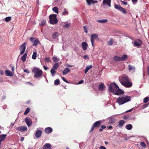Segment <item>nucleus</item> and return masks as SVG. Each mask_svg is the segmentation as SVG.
Segmentation results:
<instances>
[{
    "mask_svg": "<svg viewBox=\"0 0 149 149\" xmlns=\"http://www.w3.org/2000/svg\"><path fill=\"white\" fill-rule=\"evenodd\" d=\"M140 144L143 147L145 148L146 146V144L144 142H141Z\"/></svg>",
    "mask_w": 149,
    "mask_h": 149,
    "instance_id": "45",
    "label": "nucleus"
},
{
    "mask_svg": "<svg viewBox=\"0 0 149 149\" xmlns=\"http://www.w3.org/2000/svg\"><path fill=\"white\" fill-rule=\"evenodd\" d=\"M24 72L29 73L30 72L29 71L28 69H25L24 70Z\"/></svg>",
    "mask_w": 149,
    "mask_h": 149,
    "instance_id": "54",
    "label": "nucleus"
},
{
    "mask_svg": "<svg viewBox=\"0 0 149 149\" xmlns=\"http://www.w3.org/2000/svg\"><path fill=\"white\" fill-rule=\"evenodd\" d=\"M98 34L97 33L93 34L91 36V41L93 47L94 46V39L98 38Z\"/></svg>",
    "mask_w": 149,
    "mask_h": 149,
    "instance_id": "8",
    "label": "nucleus"
},
{
    "mask_svg": "<svg viewBox=\"0 0 149 149\" xmlns=\"http://www.w3.org/2000/svg\"><path fill=\"white\" fill-rule=\"evenodd\" d=\"M83 28L84 29V32L86 33H87L88 32L87 30V28L86 26H83Z\"/></svg>",
    "mask_w": 149,
    "mask_h": 149,
    "instance_id": "49",
    "label": "nucleus"
},
{
    "mask_svg": "<svg viewBox=\"0 0 149 149\" xmlns=\"http://www.w3.org/2000/svg\"><path fill=\"white\" fill-rule=\"evenodd\" d=\"M84 82V81L83 80H81L79 81V82L78 83L79 84H81L83 83Z\"/></svg>",
    "mask_w": 149,
    "mask_h": 149,
    "instance_id": "60",
    "label": "nucleus"
},
{
    "mask_svg": "<svg viewBox=\"0 0 149 149\" xmlns=\"http://www.w3.org/2000/svg\"><path fill=\"white\" fill-rule=\"evenodd\" d=\"M88 4V5H90L92 3H97V1H94L93 0H86Z\"/></svg>",
    "mask_w": 149,
    "mask_h": 149,
    "instance_id": "30",
    "label": "nucleus"
},
{
    "mask_svg": "<svg viewBox=\"0 0 149 149\" xmlns=\"http://www.w3.org/2000/svg\"><path fill=\"white\" fill-rule=\"evenodd\" d=\"M45 22L46 21L45 20H43L40 22L39 24V25L41 26H43L45 24Z\"/></svg>",
    "mask_w": 149,
    "mask_h": 149,
    "instance_id": "47",
    "label": "nucleus"
},
{
    "mask_svg": "<svg viewBox=\"0 0 149 149\" xmlns=\"http://www.w3.org/2000/svg\"><path fill=\"white\" fill-rule=\"evenodd\" d=\"M104 86V84L102 83L100 84L98 86L99 90L101 91H102Z\"/></svg>",
    "mask_w": 149,
    "mask_h": 149,
    "instance_id": "29",
    "label": "nucleus"
},
{
    "mask_svg": "<svg viewBox=\"0 0 149 149\" xmlns=\"http://www.w3.org/2000/svg\"><path fill=\"white\" fill-rule=\"evenodd\" d=\"M30 111V109L29 108H27L26 110L24 113V115H25L27 114Z\"/></svg>",
    "mask_w": 149,
    "mask_h": 149,
    "instance_id": "44",
    "label": "nucleus"
},
{
    "mask_svg": "<svg viewBox=\"0 0 149 149\" xmlns=\"http://www.w3.org/2000/svg\"><path fill=\"white\" fill-rule=\"evenodd\" d=\"M101 123L102 122L100 120L98 121L95 122L92 126L91 129V130L90 132H92L95 127L99 128L100 127Z\"/></svg>",
    "mask_w": 149,
    "mask_h": 149,
    "instance_id": "6",
    "label": "nucleus"
},
{
    "mask_svg": "<svg viewBox=\"0 0 149 149\" xmlns=\"http://www.w3.org/2000/svg\"><path fill=\"white\" fill-rule=\"evenodd\" d=\"M125 122L123 120H120L119 121L118 124V126L121 127H123V125L125 123Z\"/></svg>",
    "mask_w": 149,
    "mask_h": 149,
    "instance_id": "19",
    "label": "nucleus"
},
{
    "mask_svg": "<svg viewBox=\"0 0 149 149\" xmlns=\"http://www.w3.org/2000/svg\"><path fill=\"white\" fill-rule=\"evenodd\" d=\"M51 146L50 143H47L43 146V149H51Z\"/></svg>",
    "mask_w": 149,
    "mask_h": 149,
    "instance_id": "18",
    "label": "nucleus"
},
{
    "mask_svg": "<svg viewBox=\"0 0 149 149\" xmlns=\"http://www.w3.org/2000/svg\"><path fill=\"white\" fill-rule=\"evenodd\" d=\"M149 98L148 97H146L145 98L143 99V102H144L146 103L148 100Z\"/></svg>",
    "mask_w": 149,
    "mask_h": 149,
    "instance_id": "48",
    "label": "nucleus"
},
{
    "mask_svg": "<svg viewBox=\"0 0 149 149\" xmlns=\"http://www.w3.org/2000/svg\"><path fill=\"white\" fill-rule=\"evenodd\" d=\"M70 71V69L68 68H65L63 72V75H65L69 72Z\"/></svg>",
    "mask_w": 149,
    "mask_h": 149,
    "instance_id": "26",
    "label": "nucleus"
},
{
    "mask_svg": "<svg viewBox=\"0 0 149 149\" xmlns=\"http://www.w3.org/2000/svg\"><path fill=\"white\" fill-rule=\"evenodd\" d=\"M106 127L104 125H102L101 126V128L102 129H104Z\"/></svg>",
    "mask_w": 149,
    "mask_h": 149,
    "instance_id": "58",
    "label": "nucleus"
},
{
    "mask_svg": "<svg viewBox=\"0 0 149 149\" xmlns=\"http://www.w3.org/2000/svg\"><path fill=\"white\" fill-rule=\"evenodd\" d=\"M115 8L117 10H120V8H121L122 7L120 5H117L116 4H115L114 6Z\"/></svg>",
    "mask_w": 149,
    "mask_h": 149,
    "instance_id": "38",
    "label": "nucleus"
},
{
    "mask_svg": "<svg viewBox=\"0 0 149 149\" xmlns=\"http://www.w3.org/2000/svg\"><path fill=\"white\" fill-rule=\"evenodd\" d=\"M27 56V54L25 53L23 55L21 59L24 62H25L26 60V57Z\"/></svg>",
    "mask_w": 149,
    "mask_h": 149,
    "instance_id": "23",
    "label": "nucleus"
},
{
    "mask_svg": "<svg viewBox=\"0 0 149 149\" xmlns=\"http://www.w3.org/2000/svg\"><path fill=\"white\" fill-rule=\"evenodd\" d=\"M131 97L124 95L116 99V102L119 105L123 104L131 100Z\"/></svg>",
    "mask_w": 149,
    "mask_h": 149,
    "instance_id": "2",
    "label": "nucleus"
},
{
    "mask_svg": "<svg viewBox=\"0 0 149 149\" xmlns=\"http://www.w3.org/2000/svg\"><path fill=\"white\" fill-rule=\"evenodd\" d=\"M113 43V40L112 39H111L108 42V45H109L111 46L112 45Z\"/></svg>",
    "mask_w": 149,
    "mask_h": 149,
    "instance_id": "35",
    "label": "nucleus"
},
{
    "mask_svg": "<svg viewBox=\"0 0 149 149\" xmlns=\"http://www.w3.org/2000/svg\"><path fill=\"white\" fill-rule=\"evenodd\" d=\"M107 19H102L101 20H97V22H98L101 23H105L107 22Z\"/></svg>",
    "mask_w": 149,
    "mask_h": 149,
    "instance_id": "25",
    "label": "nucleus"
},
{
    "mask_svg": "<svg viewBox=\"0 0 149 149\" xmlns=\"http://www.w3.org/2000/svg\"><path fill=\"white\" fill-rule=\"evenodd\" d=\"M148 74L149 75V66L147 67Z\"/></svg>",
    "mask_w": 149,
    "mask_h": 149,
    "instance_id": "64",
    "label": "nucleus"
},
{
    "mask_svg": "<svg viewBox=\"0 0 149 149\" xmlns=\"http://www.w3.org/2000/svg\"><path fill=\"white\" fill-rule=\"evenodd\" d=\"M124 93V91L120 89L118 87V88L117 89L116 91L114 92V94L116 95H120Z\"/></svg>",
    "mask_w": 149,
    "mask_h": 149,
    "instance_id": "9",
    "label": "nucleus"
},
{
    "mask_svg": "<svg viewBox=\"0 0 149 149\" xmlns=\"http://www.w3.org/2000/svg\"><path fill=\"white\" fill-rule=\"evenodd\" d=\"M111 0H104L103 1V5L106 4L109 7L111 6Z\"/></svg>",
    "mask_w": 149,
    "mask_h": 149,
    "instance_id": "16",
    "label": "nucleus"
},
{
    "mask_svg": "<svg viewBox=\"0 0 149 149\" xmlns=\"http://www.w3.org/2000/svg\"><path fill=\"white\" fill-rule=\"evenodd\" d=\"M81 46L83 49L85 50L88 47V45L86 42H83L81 43Z\"/></svg>",
    "mask_w": 149,
    "mask_h": 149,
    "instance_id": "13",
    "label": "nucleus"
},
{
    "mask_svg": "<svg viewBox=\"0 0 149 149\" xmlns=\"http://www.w3.org/2000/svg\"><path fill=\"white\" fill-rule=\"evenodd\" d=\"M39 42V41L37 39H36L33 42V45H34L35 46H36L38 43V42Z\"/></svg>",
    "mask_w": 149,
    "mask_h": 149,
    "instance_id": "33",
    "label": "nucleus"
},
{
    "mask_svg": "<svg viewBox=\"0 0 149 149\" xmlns=\"http://www.w3.org/2000/svg\"><path fill=\"white\" fill-rule=\"evenodd\" d=\"M128 69L130 71L132 70L134 72L135 70V68L134 66H132L130 65H128Z\"/></svg>",
    "mask_w": 149,
    "mask_h": 149,
    "instance_id": "27",
    "label": "nucleus"
},
{
    "mask_svg": "<svg viewBox=\"0 0 149 149\" xmlns=\"http://www.w3.org/2000/svg\"><path fill=\"white\" fill-rule=\"evenodd\" d=\"M70 24L68 23L64 25L63 27L65 28H68L70 27Z\"/></svg>",
    "mask_w": 149,
    "mask_h": 149,
    "instance_id": "50",
    "label": "nucleus"
},
{
    "mask_svg": "<svg viewBox=\"0 0 149 149\" xmlns=\"http://www.w3.org/2000/svg\"><path fill=\"white\" fill-rule=\"evenodd\" d=\"M11 70H12V72L14 74V66H13L12 67Z\"/></svg>",
    "mask_w": 149,
    "mask_h": 149,
    "instance_id": "55",
    "label": "nucleus"
},
{
    "mask_svg": "<svg viewBox=\"0 0 149 149\" xmlns=\"http://www.w3.org/2000/svg\"><path fill=\"white\" fill-rule=\"evenodd\" d=\"M59 35V33L58 32H56L53 33L52 37L53 39H56L58 37Z\"/></svg>",
    "mask_w": 149,
    "mask_h": 149,
    "instance_id": "20",
    "label": "nucleus"
},
{
    "mask_svg": "<svg viewBox=\"0 0 149 149\" xmlns=\"http://www.w3.org/2000/svg\"><path fill=\"white\" fill-rule=\"evenodd\" d=\"M52 58L54 62H56L59 61V59L55 56H53Z\"/></svg>",
    "mask_w": 149,
    "mask_h": 149,
    "instance_id": "34",
    "label": "nucleus"
},
{
    "mask_svg": "<svg viewBox=\"0 0 149 149\" xmlns=\"http://www.w3.org/2000/svg\"><path fill=\"white\" fill-rule=\"evenodd\" d=\"M138 41H135L134 42V45L136 47H139L142 44V41L140 40H138Z\"/></svg>",
    "mask_w": 149,
    "mask_h": 149,
    "instance_id": "14",
    "label": "nucleus"
},
{
    "mask_svg": "<svg viewBox=\"0 0 149 149\" xmlns=\"http://www.w3.org/2000/svg\"><path fill=\"white\" fill-rule=\"evenodd\" d=\"M109 90L110 92H112L113 93L118 88V86L115 83H111L109 86Z\"/></svg>",
    "mask_w": 149,
    "mask_h": 149,
    "instance_id": "5",
    "label": "nucleus"
},
{
    "mask_svg": "<svg viewBox=\"0 0 149 149\" xmlns=\"http://www.w3.org/2000/svg\"><path fill=\"white\" fill-rule=\"evenodd\" d=\"M56 13H58V9L56 7H54L52 9Z\"/></svg>",
    "mask_w": 149,
    "mask_h": 149,
    "instance_id": "43",
    "label": "nucleus"
},
{
    "mask_svg": "<svg viewBox=\"0 0 149 149\" xmlns=\"http://www.w3.org/2000/svg\"><path fill=\"white\" fill-rule=\"evenodd\" d=\"M121 2L123 3L124 5H126L127 4V2L125 1H121Z\"/></svg>",
    "mask_w": 149,
    "mask_h": 149,
    "instance_id": "57",
    "label": "nucleus"
},
{
    "mask_svg": "<svg viewBox=\"0 0 149 149\" xmlns=\"http://www.w3.org/2000/svg\"><path fill=\"white\" fill-rule=\"evenodd\" d=\"M6 134H1L0 136V142L3 141L6 136Z\"/></svg>",
    "mask_w": 149,
    "mask_h": 149,
    "instance_id": "22",
    "label": "nucleus"
},
{
    "mask_svg": "<svg viewBox=\"0 0 149 149\" xmlns=\"http://www.w3.org/2000/svg\"><path fill=\"white\" fill-rule=\"evenodd\" d=\"M130 117L129 116H124L123 118L125 120H127Z\"/></svg>",
    "mask_w": 149,
    "mask_h": 149,
    "instance_id": "52",
    "label": "nucleus"
},
{
    "mask_svg": "<svg viewBox=\"0 0 149 149\" xmlns=\"http://www.w3.org/2000/svg\"><path fill=\"white\" fill-rule=\"evenodd\" d=\"M25 122L28 127L30 126L32 124V121L31 119L28 117L25 118Z\"/></svg>",
    "mask_w": 149,
    "mask_h": 149,
    "instance_id": "12",
    "label": "nucleus"
},
{
    "mask_svg": "<svg viewBox=\"0 0 149 149\" xmlns=\"http://www.w3.org/2000/svg\"><path fill=\"white\" fill-rule=\"evenodd\" d=\"M26 43L25 42L19 48L20 51H21L20 54H22L24 53L26 49Z\"/></svg>",
    "mask_w": 149,
    "mask_h": 149,
    "instance_id": "7",
    "label": "nucleus"
},
{
    "mask_svg": "<svg viewBox=\"0 0 149 149\" xmlns=\"http://www.w3.org/2000/svg\"><path fill=\"white\" fill-rule=\"evenodd\" d=\"M120 11H121L124 14H126L127 13L126 10L125 8H123L122 7L121 8H120Z\"/></svg>",
    "mask_w": 149,
    "mask_h": 149,
    "instance_id": "40",
    "label": "nucleus"
},
{
    "mask_svg": "<svg viewBox=\"0 0 149 149\" xmlns=\"http://www.w3.org/2000/svg\"><path fill=\"white\" fill-rule=\"evenodd\" d=\"M62 15H67L68 14V12L66 9H64V11L62 12Z\"/></svg>",
    "mask_w": 149,
    "mask_h": 149,
    "instance_id": "42",
    "label": "nucleus"
},
{
    "mask_svg": "<svg viewBox=\"0 0 149 149\" xmlns=\"http://www.w3.org/2000/svg\"><path fill=\"white\" fill-rule=\"evenodd\" d=\"M51 73L52 74V76H54V74L56 72V70L54 69L53 68H52L50 70Z\"/></svg>",
    "mask_w": 149,
    "mask_h": 149,
    "instance_id": "37",
    "label": "nucleus"
},
{
    "mask_svg": "<svg viewBox=\"0 0 149 149\" xmlns=\"http://www.w3.org/2000/svg\"><path fill=\"white\" fill-rule=\"evenodd\" d=\"M60 81L58 79H56L54 82V84L55 85H58L60 84Z\"/></svg>",
    "mask_w": 149,
    "mask_h": 149,
    "instance_id": "41",
    "label": "nucleus"
},
{
    "mask_svg": "<svg viewBox=\"0 0 149 149\" xmlns=\"http://www.w3.org/2000/svg\"><path fill=\"white\" fill-rule=\"evenodd\" d=\"M17 130H19L21 132L26 131L27 130V127L25 126H20L16 128Z\"/></svg>",
    "mask_w": 149,
    "mask_h": 149,
    "instance_id": "10",
    "label": "nucleus"
},
{
    "mask_svg": "<svg viewBox=\"0 0 149 149\" xmlns=\"http://www.w3.org/2000/svg\"><path fill=\"white\" fill-rule=\"evenodd\" d=\"M0 74L1 75H3L4 74V72L3 71L0 70Z\"/></svg>",
    "mask_w": 149,
    "mask_h": 149,
    "instance_id": "62",
    "label": "nucleus"
},
{
    "mask_svg": "<svg viewBox=\"0 0 149 149\" xmlns=\"http://www.w3.org/2000/svg\"><path fill=\"white\" fill-rule=\"evenodd\" d=\"M100 149H107L104 146H101L100 147Z\"/></svg>",
    "mask_w": 149,
    "mask_h": 149,
    "instance_id": "59",
    "label": "nucleus"
},
{
    "mask_svg": "<svg viewBox=\"0 0 149 149\" xmlns=\"http://www.w3.org/2000/svg\"><path fill=\"white\" fill-rule=\"evenodd\" d=\"M37 57V53L34 52L33 53V54L32 56V58L33 59H35Z\"/></svg>",
    "mask_w": 149,
    "mask_h": 149,
    "instance_id": "39",
    "label": "nucleus"
},
{
    "mask_svg": "<svg viewBox=\"0 0 149 149\" xmlns=\"http://www.w3.org/2000/svg\"><path fill=\"white\" fill-rule=\"evenodd\" d=\"M24 139V137H21L20 140L21 141H22Z\"/></svg>",
    "mask_w": 149,
    "mask_h": 149,
    "instance_id": "63",
    "label": "nucleus"
},
{
    "mask_svg": "<svg viewBox=\"0 0 149 149\" xmlns=\"http://www.w3.org/2000/svg\"><path fill=\"white\" fill-rule=\"evenodd\" d=\"M83 58L85 59H88V57L87 55H84L83 56Z\"/></svg>",
    "mask_w": 149,
    "mask_h": 149,
    "instance_id": "56",
    "label": "nucleus"
},
{
    "mask_svg": "<svg viewBox=\"0 0 149 149\" xmlns=\"http://www.w3.org/2000/svg\"><path fill=\"white\" fill-rule=\"evenodd\" d=\"M4 19L6 22H8L11 20V17H8L5 18Z\"/></svg>",
    "mask_w": 149,
    "mask_h": 149,
    "instance_id": "36",
    "label": "nucleus"
},
{
    "mask_svg": "<svg viewBox=\"0 0 149 149\" xmlns=\"http://www.w3.org/2000/svg\"><path fill=\"white\" fill-rule=\"evenodd\" d=\"M32 72L34 74V77L35 78H38L41 77L43 74L42 71L39 68L34 67L32 70Z\"/></svg>",
    "mask_w": 149,
    "mask_h": 149,
    "instance_id": "3",
    "label": "nucleus"
},
{
    "mask_svg": "<svg viewBox=\"0 0 149 149\" xmlns=\"http://www.w3.org/2000/svg\"><path fill=\"white\" fill-rule=\"evenodd\" d=\"M59 66V64L58 63H56L53 66L52 68L56 70Z\"/></svg>",
    "mask_w": 149,
    "mask_h": 149,
    "instance_id": "31",
    "label": "nucleus"
},
{
    "mask_svg": "<svg viewBox=\"0 0 149 149\" xmlns=\"http://www.w3.org/2000/svg\"><path fill=\"white\" fill-rule=\"evenodd\" d=\"M132 2L133 3H135L137 2V0H132Z\"/></svg>",
    "mask_w": 149,
    "mask_h": 149,
    "instance_id": "61",
    "label": "nucleus"
},
{
    "mask_svg": "<svg viewBox=\"0 0 149 149\" xmlns=\"http://www.w3.org/2000/svg\"><path fill=\"white\" fill-rule=\"evenodd\" d=\"M62 79L65 82L67 83H68V81L64 77H63L62 78Z\"/></svg>",
    "mask_w": 149,
    "mask_h": 149,
    "instance_id": "53",
    "label": "nucleus"
},
{
    "mask_svg": "<svg viewBox=\"0 0 149 149\" xmlns=\"http://www.w3.org/2000/svg\"><path fill=\"white\" fill-rule=\"evenodd\" d=\"M130 79L126 74H123L119 78V80L122 85L127 88L131 87L132 85Z\"/></svg>",
    "mask_w": 149,
    "mask_h": 149,
    "instance_id": "1",
    "label": "nucleus"
},
{
    "mask_svg": "<svg viewBox=\"0 0 149 149\" xmlns=\"http://www.w3.org/2000/svg\"><path fill=\"white\" fill-rule=\"evenodd\" d=\"M127 55L126 54H124L121 57H120V59L121 61H125L126 58H127Z\"/></svg>",
    "mask_w": 149,
    "mask_h": 149,
    "instance_id": "32",
    "label": "nucleus"
},
{
    "mask_svg": "<svg viewBox=\"0 0 149 149\" xmlns=\"http://www.w3.org/2000/svg\"><path fill=\"white\" fill-rule=\"evenodd\" d=\"M5 74L6 76L9 77H12L14 74L12 72L8 70L5 71Z\"/></svg>",
    "mask_w": 149,
    "mask_h": 149,
    "instance_id": "15",
    "label": "nucleus"
},
{
    "mask_svg": "<svg viewBox=\"0 0 149 149\" xmlns=\"http://www.w3.org/2000/svg\"><path fill=\"white\" fill-rule=\"evenodd\" d=\"M42 134V131L41 130H37L35 133L36 137L37 138H39L40 137Z\"/></svg>",
    "mask_w": 149,
    "mask_h": 149,
    "instance_id": "11",
    "label": "nucleus"
},
{
    "mask_svg": "<svg viewBox=\"0 0 149 149\" xmlns=\"http://www.w3.org/2000/svg\"><path fill=\"white\" fill-rule=\"evenodd\" d=\"M45 131L46 134H49L52 132V129L50 127H48L45 129Z\"/></svg>",
    "mask_w": 149,
    "mask_h": 149,
    "instance_id": "17",
    "label": "nucleus"
},
{
    "mask_svg": "<svg viewBox=\"0 0 149 149\" xmlns=\"http://www.w3.org/2000/svg\"><path fill=\"white\" fill-rule=\"evenodd\" d=\"M113 60L115 61H121L120 59V57L118 56H115L113 58Z\"/></svg>",
    "mask_w": 149,
    "mask_h": 149,
    "instance_id": "24",
    "label": "nucleus"
},
{
    "mask_svg": "<svg viewBox=\"0 0 149 149\" xmlns=\"http://www.w3.org/2000/svg\"><path fill=\"white\" fill-rule=\"evenodd\" d=\"M45 60L46 62H51V61H50V58L49 57H46L45 58Z\"/></svg>",
    "mask_w": 149,
    "mask_h": 149,
    "instance_id": "46",
    "label": "nucleus"
},
{
    "mask_svg": "<svg viewBox=\"0 0 149 149\" xmlns=\"http://www.w3.org/2000/svg\"><path fill=\"white\" fill-rule=\"evenodd\" d=\"M56 14L52 15L49 17L50 23L52 24H57L58 20L56 18Z\"/></svg>",
    "mask_w": 149,
    "mask_h": 149,
    "instance_id": "4",
    "label": "nucleus"
},
{
    "mask_svg": "<svg viewBox=\"0 0 149 149\" xmlns=\"http://www.w3.org/2000/svg\"><path fill=\"white\" fill-rule=\"evenodd\" d=\"M36 39L35 38H33V37H31L30 38V40L32 42H33Z\"/></svg>",
    "mask_w": 149,
    "mask_h": 149,
    "instance_id": "51",
    "label": "nucleus"
},
{
    "mask_svg": "<svg viewBox=\"0 0 149 149\" xmlns=\"http://www.w3.org/2000/svg\"><path fill=\"white\" fill-rule=\"evenodd\" d=\"M125 128L127 130H130L132 129V126L131 124H129L126 125Z\"/></svg>",
    "mask_w": 149,
    "mask_h": 149,
    "instance_id": "28",
    "label": "nucleus"
},
{
    "mask_svg": "<svg viewBox=\"0 0 149 149\" xmlns=\"http://www.w3.org/2000/svg\"><path fill=\"white\" fill-rule=\"evenodd\" d=\"M92 67V65H89L86 66L85 70V73H86Z\"/></svg>",
    "mask_w": 149,
    "mask_h": 149,
    "instance_id": "21",
    "label": "nucleus"
}]
</instances>
